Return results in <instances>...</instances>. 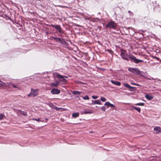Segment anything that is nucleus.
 I'll use <instances>...</instances> for the list:
<instances>
[{"label": "nucleus", "instance_id": "obj_1", "mask_svg": "<svg viewBox=\"0 0 161 161\" xmlns=\"http://www.w3.org/2000/svg\"><path fill=\"white\" fill-rule=\"evenodd\" d=\"M121 55L124 59L127 61H129L130 59L131 61L133 62L136 64L143 62L142 60L137 59L136 57L132 55H130L129 56L125 50L122 51Z\"/></svg>", "mask_w": 161, "mask_h": 161}, {"label": "nucleus", "instance_id": "obj_2", "mask_svg": "<svg viewBox=\"0 0 161 161\" xmlns=\"http://www.w3.org/2000/svg\"><path fill=\"white\" fill-rule=\"evenodd\" d=\"M53 76L55 78H56L59 79V82H61L64 84L67 82L66 80L65 79V78H67V77L66 76L61 75L57 73H53Z\"/></svg>", "mask_w": 161, "mask_h": 161}, {"label": "nucleus", "instance_id": "obj_3", "mask_svg": "<svg viewBox=\"0 0 161 161\" xmlns=\"http://www.w3.org/2000/svg\"><path fill=\"white\" fill-rule=\"evenodd\" d=\"M128 70L129 71L134 74L138 75L140 76L142 75L141 71L137 69L130 67L128 68Z\"/></svg>", "mask_w": 161, "mask_h": 161}, {"label": "nucleus", "instance_id": "obj_4", "mask_svg": "<svg viewBox=\"0 0 161 161\" xmlns=\"http://www.w3.org/2000/svg\"><path fill=\"white\" fill-rule=\"evenodd\" d=\"M116 24L113 21H111L108 23L106 25L107 28H114L116 27Z\"/></svg>", "mask_w": 161, "mask_h": 161}, {"label": "nucleus", "instance_id": "obj_5", "mask_svg": "<svg viewBox=\"0 0 161 161\" xmlns=\"http://www.w3.org/2000/svg\"><path fill=\"white\" fill-rule=\"evenodd\" d=\"M60 91L57 89L53 88L52 89L51 91V92L53 94H58L60 93Z\"/></svg>", "mask_w": 161, "mask_h": 161}, {"label": "nucleus", "instance_id": "obj_6", "mask_svg": "<svg viewBox=\"0 0 161 161\" xmlns=\"http://www.w3.org/2000/svg\"><path fill=\"white\" fill-rule=\"evenodd\" d=\"M154 130L156 134L161 133V128L158 126H156L154 128Z\"/></svg>", "mask_w": 161, "mask_h": 161}, {"label": "nucleus", "instance_id": "obj_7", "mask_svg": "<svg viewBox=\"0 0 161 161\" xmlns=\"http://www.w3.org/2000/svg\"><path fill=\"white\" fill-rule=\"evenodd\" d=\"M52 26L55 28L56 29H57L58 30V31L59 32L61 33L62 32L61 28L60 25H52Z\"/></svg>", "mask_w": 161, "mask_h": 161}, {"label": "nucleus", "instance_id": "obj_8", "mask_svg": "<svg viewBox=\"0 0 161 161\" xmlns=\"http://www.w3.org/2000/svg\"><path fill=\"white\" fill-rule=\"evenodd\" d=\"M59 84V81H56L55 83H52L50 85L51 87H56L58 86Z\"/></svg>", "mask_w": 161, "mask_h": 161}, {"label": "nucleus", "instance_id": "obj_9", "mask_svg": "<svg viewBox=\"0 0 161 161\" xmlns=\"http://www.w3.org/2000/svg\"><path fill=\"white\" fill-rule=\"evenodd\" d=\"M104 105L107 106L108 107H111V108L115 107V106L114 104L110 103L109 102H106L105 103Z\"/></svg>", "mask_w": 161, "mask_h": 161}, {"label": "nucleus", "instance_id": "obj_10", "mask_svg": "<svg viewBox=\"0 0 161 161\" xmlns=\"http://www.w3.org/2000/svg\"><path fill=\"white\" fill-rule=\"evenodd\" d=\"M11 83H4L3 82H2V81H1L0 80V87L1 86H10V85H11Z\"/></svg>", "mask_w": 161, "mask_h": 161}, {"label": "nucleus", "instance_id": "obj_11", "mask_svg": "<svg viewBox=\"0 0 161 161\" xmlns=\"http://www.w3.org/2000/svg\"><path fill=\"white\" fill-rule=\"evenodd\" d=\"M92 110H88L87 109H85L84 112H83V113H82L81 114H92Z\"/></svg>", "mask_w": 161, "mask_h": 161}, {"label": "nucleus", "instance_id": "obj_12", "mask_svg": "<svg viewBox=\"0 0 161 161\" xmlns=\"http://www.w3.org/2000/svg\"><path fill=\"white\" fill-rule=\"evenodd\" d=\"M111 82L114 84L115 85L117 86H120L121 85L120 82L117 81H115L114 80H111Z\"/></svg>", "mask_w": 161, "mask_h": 161}, {"label": "nucleus", "instance_id": "obj_13", "mask_svg": "<svg viewBox=\"0 0 161 161\" xmlns=\"http://www.w3.org/2000/svg\"><path fill=\"white\" fill-rule=\"evenodd\" d=\"M145 97L147 100H151L153 98V96L148 94L146 95H145Z\"/></svg>", "mask_w": 161, "mask_h": 161}, {"label": "nucleus", "instance_id": "obj_14", "mask_svg": "<svg viewBox=\"0 0 161 161\" xmlns=\"http://www.w3.org/2000/svg\"><path fill=\"white\" fill-rule=\"evenodd\" d=\"M31 93H32L33 96H36L38 95V91L36 90H32Z\"/></svg>", "mask_w": 161, "mask_h": 161}, {"label": "nucleus", "instance_id": "obj_15", "mask_svg": "<svg viewBox=\"0 0 161 161\" xmlns=\"http://www.w3.org/2000/svg\"><path fill=\"white\" fill-rule=\"evenodd\" d=\"M92 104H98L101 105V101L99 100H96L93 101V102Z\"/></svg>", "mask_w": 161, "mask_h": 161}, {"label": "nucleus", "instance_id": "obj_16", "mask_svg": "<svg viewBox=\"0 0 161 161\" xmlns=\"http://www.w3.org/2000/svg\"><path fill=\"white\" fill-rule=\"evenodd\" d=\"M123 85H124V86L125 87L128 88H135V87H132L128 83H123Z\"/></svg>", "mask_w": 161, "mask_h": 161}, {"label": "nucleus", "instance_id": "obj_17", "mask_svg": "<svg viewBox=\"0 0 161 161\" xmlns=\"http://www.w3.org/2000/svg\"><path fill=\"white\" fill-rule=\"evenodd\" d=\"M19 113L24 115V116H26L27 115V113L21 110L19 111Z\"/></svg>", "mask_w": 161, "mask_h": 161}, {"label": "nucleus", "instance_id": "obj_18", "mask_svg": "<svg viewBox=\"0 0 161 161\" xmlns=\"http://www.w3.org/2000/svg\"><path fill=\"white\" fill-rule=\"evenodd\" d=\"M79 113H73L72 115L73 117L76 118L79 116Z\"/></svg>", "mask_w": 161, "mask_h": 161}, {"label": "nucleus", "instance_id": "obj_19", "mask_svg": "<svg viewBox=\"0 0 161 161\" xmlns=\"http://www.w3.org/2000/svg\"><path fill=\"white\" fill-rule=\"evenodd\" d=\"M73 94L74 95H80L81 92L79 91H73Z\"/></svg>", "mask_w": 161, "mask_h": 161}, {"label": "nucleus", "instance_id": "obj_20", "mask_svg": "<svg viewBox=\"0 0 161 161\" xmlns=\"http://www.w3.org/2000/svg\"><path fill=\"white\" fill-rule=\"evenodd\" d=\"M132 107L135 110H137L138 112H140L141 111V108L139 107H136L134 106H132Z\"/></svg>", "mask_w": 161, "mask_h": 161}, {"label": "nucleus", "instance_id": "obj_21", "mask_svg": "<svg viewBox=\"0 0 161 161\" xmlns=\"http://www.w3.org/2000/svg\"><path fill=\"white\" fill-rule=\"evenodd\" d=\"M5 117V116L4 114L0 113V120H2Z\"/></svg>", "mask_w": 161, "mask_h": 161}, {"label": "nucleus", "instance_id": "obj_22", "mask_svg": "<svg viewBox=\"0 0 161 161\" xmlns=\"http://www.w3.org/2000/svg\"><path fill=\"white\" fill-rule=\"evenodd\" d=\"M135 105H137V106H143L144 105V103H138L135 104Z\"/></svg>", "mask_w": 161, "mask_h": 161}, {"label": "nucleus", "instance_id": "obj_23", "mask_svg": "<svg viewBox=\"0 0 161 161\" xmlns=\"http://www.w3.org/2000/svg\"><path fill=\"white\" fill-rule=\"evenodd\" d=\"M83 98L84 100H88L89 99V97L87 95H86L83 97Z\"/></svg>", "mask_w": 161, "mask_h": 161}, {"label": "nucleus", "instance_id": "obj_24", "mask_svg": "<svg viewBox=\"0 0 161 161\" xmlns=\"http://www.w3.org/2000/svg\"><path fill=\"white\" fill-rule=\"evenodd\" d=\"M32 120H36V121H38V122H39V121L43 122V120H42H42H40V119H39V118H38V119H35L33 118V119H32Z\"/></svg>", "mask_w": 161, "mask_h": 161}, {"label": "nucleus", "instance_id": "obj_25", "mask_svg": "<svg viewBox=\"0 0 161 161\" xmlns=\"http://www.w3.org/2000/svg\"><path fill=\"white\" fill-rule=\"evenodd\" d=\"M101 101L103 102L106 101V99L105 97H101Z\"/></svg>", "mask_w": 161, "mask_h": 161}, {"label": "nucleus", "instance_id": "obj_26", "mask_svg": "<svg viewBox=\"0 0 161 161\" xmlns=\"http://www.w3.org/2000/svg\"><path fill=\"white\" fill-rule=\"evenodd\" d=\"M13 86L14 87V88H17L18 89H19L20 88V86H15V85H13Z\"/></svg>", "mask_w": 161, "mask_h": 161}, {"label": "nucleus", "instance_id": "obj_27", "mask_svg": "<svg viewBox=\"0 0 161 161\" xmlns=\"http://www.w3.org/2000/svg\"><path fill=\"white\" fill-rule=\"evenodd\" d=\"M98 97L97 96H92V97L93 99H95L98 98Z\"/></svg>", "mask_w": 161, "mask_h": 161}, {"label": "nucleus", "instance_id": "obj_28", "mask_svg": "<svg viewBox=\"0 0 161 161\" xmlns=\"http://www.w3.org/2000/svg\"><path fill=\"white\" fill-rule=\"evenodd\" d=\"M55 39L57 41L60 42L61 41V39L59 38H55Z\"/></svg>", "mask_w": 161, "mask_h": 161}, {"label": "nucleus", "instance_id": "obj_29", "mask_svg": "<svg viewBox=\"0 0 161 161\" xmlns=\"http://www.w3.org/2000/svg\"><path fill=\"white\" fill-rule=\"evenodd\" d=\"M101 109L103 111H105L106 110L105 107H102L101 108Z\"/></svg>", "mask_w": 161, "mask_h": 161}, {"label": "nucleus", "instance_id": "obj_30", "mask_svg": "<svg viewBox=\"0 0 161 161\" xmlns=\"http://www.w3.org/2000/svg\"><path fill=\"white\" fill-rule=\"evenodd\" d=\"M131 84L132 85H136V86H140L139 84H136V83H131Z\"/></svg>", "mask_w": 161, "mask_h": 161}, {"label": "nucleus", "instance_id": "obj_31", "mask_svg": "<svg viewBox=\"0 0 161 161\" xmlns=\"http://www.w3.org/2000/svg\"><path fill=\"white\" fill-rule=\"evenodd\" d=\"M31 95H32V93H31V92L30 94H29L28 95V97H30Z\"/></svg>", "mask_w": 161, "mask_h": 161}]
</instances>
